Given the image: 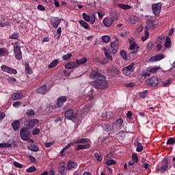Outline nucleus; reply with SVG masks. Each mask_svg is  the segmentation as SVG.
<instances>
[{"instance_id":"nucleus-49","label":"nucleus","mask_w":175,"mask_h":175,"mask_svg":"<svg viewBox=\"0 0 175 175\" xmlns=\"http://www.w3.org/2000/svg\"><path fill=\"white\" fill-rule=\"evenodd\" d=\"M159 70V67H153L150 69L149 73H157Z\"/></svg>"},{"instance_id":"nucleus-45","label":"nucleus","mask_w":175,"mask_h":175,"mask_svg":"<svg viewBox=\"0 0 175 175\" xmlns=\"http://www.w3.org/2000/svg\"><path fill=\"white\" fill-rule=\"evenodd\" d=\"M120 55L123 59H128V55H126V52L124 50L120 51Z\"/></svg>"},{"instance_id":"nucleus-33","label":"nucleus","mask_w":175,"mask_h":175,"mask_svg":"<svg viewBox=\"0 0 175 175\" xmlns=\"http://www.w3.org/2000/svg\"><path fill=\"white\" fill-rule=\"evenodd\" d=\"M103 129L105 132H110V131H113V129H114V126L109 124H104L103 125Z\"/></svg>"},{"instance_id":"nucleus-12","label":"nucleus","mask_w":175,"mask_h":175,"mask_svg":"<svg viewBox=\"0 0 175 175\" xmlns=\"http://www.w3.org/2000/svg\"><path fill=\"white\" fill-rule=\"evenodd\" d=\"M120 45L118 44V42H113L111 43L110 46L108 48V51L109 53H111L112 54H116L117 51H118V47Z\"/></svg>"},{"instance_id":"nucleus-1","label":"nucleus","mask_w":175,"mask_h":175,"mask_svg":"<svg viewBox=\"0 0 175 175\" xmlns=\"http://www.w3.org/2000/svg\"><path fill=\"white\" fill-rule=\"evenodd\" d=\"M154 23H155V19H154V17L151 16L148 19H147L146 29H145V38L144 37L142 38V40L143 42L148 39V36L150 35V33H148V29H150V31H152V29H155V24H154Z\"/></svg>"},{"instance_id":"nucleus-4","label":"nucleus","mask_w":175,"mask_h":175,"mask_svg":"<svg viewBox=\"0 0 175 175\" xmlns=\"http://www.w3.org/2000/svg\"><path fill=\"white\" fill-rule=\"evenodd\" d=\"M90 79L92 80H98L99 79H105V76L98 72V68H92V72L89 75Z\"/></svg>"},{"instance_id":"nucleus-23","label":"nucleus","mask_w":175,"mask_h":175,"mask_svg":"<svg viewBox=\"0 0 175 175\" xmlns=\"http://www.w3.org/2000/svg\"><path fill=\"white\" fill-rule=\"evenodd\" d=\"M122 125H124V120H122V118H120L118 120H116V126L117 129H118V131H120L121 128H122Z\"/></svg>"},{"instance_id":"nucleus-22","label":"nucleus","mask_w":175,"mask_h":175,"mask_svg":"<svg viewBox=\"0 0 175 175\" xmlns=\"http://www.w3.org/2000/svg\"><path fill=\"white\" fill-rule=\"evenodd\" d=\"M128 21L130 24H136L137 23H139V17L136 16L131 15L129 17Z\"/></svg>"},{"instance_id":"nucleus-29","label":"nucleus","mask_w":175,"mask_h":175,"mask_svg":"<svg viewBox=\"0 0 175 175\" xmlns=\"http://www.w3.org/2000/svg\"><path fill=\"white\" fill-rule=\"evenodd\" d=\"M88 59L87 57H82L79 59H77V65H78V67L80 66V65H84L87 62Z\"/></svg>"},{"instance_id":"nucleus-19","label":"nucleus","mask_w":175,"mask_h":175,"mask_svg":"<svg viewBox=\"0 0 175 175\" xmlns=\"http://www.w3.org/2000/svg\"><path fill=\"white\" fill-rule=\"evenodd\" d=\"M114 20L112 18L106 17L103 19V23L105 27H111L113 25Z\"/></svg>"},{"instance_id":"nucleus-60","label":"nucleus","mask_w":175,"mask_h":175,"mask_svg":"<svg viewBox=\"0 0 175 175\" xmlns=\"http://www.w3.org/2000/svg\"><path fill=\"white\" fill-rule=\"evenodd\" d=\"M9 25V22L5 21V22H0V27H8Z\"/></svg>"},{"instance_id":"nucleus-48","label":"nucleus","mask_w":175,"mask_h":175,"mask_svg":"<svg viewBox=\"0 0 175 175\" xmlns=\"http://www.w3.org/2000/svg\"><path fill=\"white\" fill-rule=\"evenodd\" d=\"M94 157H95V158H96V159H97V161H98V162H101L102 159H103V157H102V155L98 153H95Z\"/></svg>"},{"instance_id":"nucleus-55","label":"nucleus","mask_w":175,"mask_h":175,"mask_svg":"<svg viewBox=\"0 0 175 175\" xmlns=\"http://www.w3.org/2000/svg\"><path fill=\"white\" fill-rule=\"evenodd\" d=\"M26 113L27 114V116H34L35 111H33V109H28Z\"/></svg>"},{"instance_id":"nucleus-16","label":"nucleus","mask_w":175,"mask_h":175,"mask_svg":"<svg viewBox=\"0 0 175 175\" xmlns=\"http://www.w3.org/2000/svg\"><path fill=\"white\" fill-rule=\"evenodd\" d=\"M165 58V55L161 53L156 55L154 56L151 57L149 59V62H157L158 61H161V59H163Z\"/></svg>"},{"instance_id":"nucleus-50","label":"nucleus","mask_w":175,"mask_h":175,"mask_svg":"<svg viewBox=\"0 0 175 175\" xmlns=\"http://www.w3.org/2000/svg\"><path fill=\"white\" fill-rule=\"evenodd\" d=\"M146 97H147V90H145L139 93V98L144 99V98H146Z\"/></svg>"},{"instance_id":"nucleus-64","label":"nucleus","mask_w":175,"mask_h":175,"mask_svg":"<svg viewBox=\"0 0 175 175\" xmlns=\"http://www.w3.org/2000/svg\"><path fill=\"white\" fill-rule=\"evenodd\" d=\"M126 87H127L128 88H132V87H135V83H133V82L126 83Z\"/></svg>"},{"instance_id":"nucleus-46","label":"nucleus","mask_w":175,"mask_h":175,"mask_svg":"<svg viewBox=\"0 0 175 175\" xmlns=\"http://www.w3.org/2000/svg\"><path fill=\"white\" fill-rule=\"evenodd\" d=\"M116 160H113V159H108L106 161V165H107L108 166H110L111 165H116Z\"/></svg>"},{"instance_id":"nucleus-44","label":"nucleus","mask_w":175,"mask_h":175,"mask_svg":"<svg viewBox=\"0 0 175 175\" xmlns=\"http://www.w3.org/2000/svg\"><path fill=\"white\" fill-rule=\"evenodd\" d=\"M19 35L18 33H14L11 36H10V39H14L15 40H18Z\"/></svg>"},{"instance_id":"nucleus-26","label":"nucleus","mask_w":175,"mask_h":175,"mask_svg":"<svg viewBox=\"0 0 175 175\" xmlns=\"http://www.w3.org/2000/svg\"><path fill=\"white\" fill-rule=\"evenodd\" d=\"M90 142V139L88 138H82L78 139L74 141L75 144H84L85 143H88Z\"/></svg>"},{"instance_id":"nucleus-28","label":"nucleus","mask_w":175,"mask_h":175,"mask_svg":"<svg viewBox=\"0 0 175 175\" xmlns=\"http://www.w3.org/2000/svg\"><path fill=\"white\" fill-rule=\"evenodd\" d=\"M65 163H60L59 165V173L62 175H64V173H65Z\"/></svg>"},{"instance_id":"nucleus-42","label":"nucleus","mask_w":175,"mask_h":175,"mask_svg":"<svg viewBox=\"0 0 175 175\" xmlns=\"http://www.w3.org/2000/svg\"><path fill=\"white\" fill-rule=\"evenodd\" d=\"M57 65H58V60L55 59L49 65V68H55Z\"/></svg>"},{"instance_id":"nucleus-41","label":"nucleus","mask_w":175,"mask_h":175,"mask_svg":"<svg viewBox=\"0 0 175 175\" xmlns=\"http://www.w3.org/2000/svg\"><path fill=\"white\" fill-rule=\"evenodd\" d=\"M27 173H33L36 172V167L35 166H31L26 170Z\"/></svg>"},{"instance_id":"nucleus-53","label":"nucleus","mask_w":175,"mask_h":175,"mask_svg":"<svg viewBox=\"0 0 175 175\" xmlns=\"http://www.w3.org/2000/svg\"><path fill=\"white\" fill-rule=\"evenodd\" d=\"M18 98H20V94L18 93H14L12 96V99H13V100H16L18 99Z\"/></svg>"},{"instance_id":"nucleus-8","label":"nucleus","mask_w":175,"mask_h":175,"mask_svg":"<svg viewBox=\"0 0 175 175\" xmlns=\"http://www.w3.org/2000/svg\"><path fill=\"white\" fill-rule=\"evenodd\" d=\"M162 9V3H157L152 5V13L154 16H159L161 14V10Z\"/></svg>"},{"instance_id":"nucleus-5","label":"nucleus","mask_w":175,"mask_h":175,"mask_svg":"<svg viewBox=\"0 0 175 175\" xmlns=\"http://www.w3.org/2000/svg\"><path fill=\"white\" fill-rule=\"evenodd\" d=\"M169 163V159L165 158L163 159L161 166L159 169V172H160V173H165L168 169H170L172 167V164Z\"/></svg>"},{"instance_id":"nucleus-20","label":"nucleus","mask_w":175,"mask_h":175,"mask_svg":"<svg viewBox=\"0 0 175 175\" xmlns=\"http://www.w3.org/2000/svg\"><path fill=\"white\" fill-rule=\"evenodd\" d=\"M66 69H76L78 67V64L76 62H71L65 64Z\"/></svg>"},{"instance_id":"nucleus-11","label":"nucleus","mask_w":175,"mask_h":175,"mask_svg":"<svg viewBox=\"0 0 175 175\" xmlns=\"http://www.w3.org/2000/svg\"><path fill=\"white\" fill-rule=\"evenodd\" d=\"M82 17L85 20V21H87L88 23H90L91 24H95V15L94 14L90 16V15L87 14L86 13H83Z\"/></svg>"},{"instance_id":"nucleus-39","label":"nucleus","mask_w":175,"mask_h":175,"mask_svg":"<svg viewBox=\"0 0 175 175\" xmlns=\"http://www.w3.org/2000/svg\"><path fill=\"white\" fill-rule=\"evenodd\" d=\"M111 38L109 36H102V40L104 43H109L111 40Z\"/></svg>"},{"instance_id":"nucleus-14","label":"nucleus","mask_w":175,"mask_h":175,"mask_svg":"<svg viewBox=\"0 0 175 175\" xmlns=\"http://www.w3.org/2000/svg\"><path fill=\"white\" fill-rule=\"evenodd\" d=\"M66 100H67L66 96H59L57 100L55 108L57 109V108L62 107V106H64V103H65Z\"/></svg>"},{"instance_id":"nucleus-43","label":"nucleus","mask_w":175,"mask_h":175,"mask_svg":"<svg viewBox=\"0 0 175 175\" xmlns=\"http://www.w3.org/2000/svg\"><path fill=\"white\" fill-rule=\"evenodd\" d=\"M131 161H133L137 163V162H139V157H137V154H136V153L132 154V160Z\"/></svg>"},{"instance_id":"nucleus-25","label":"nucleus","mask_w":175,"mask_h":175,"mask_svg":"<svg viewBox=\"0 0 175 175\" xmlns=\"http://www.w3.org/2000/svg\"><path fill=\"white\" fill-rule=\"evenodd\" d=\"M39 122V120L38 119H31L28 122V128H33Z\"/></svg>"},{"instance_id":"nucleus-35","label":"nucleus","mask_w":175,"mask_h":175,"mask_svg":"<svg viewBox=\"0 0 175 175\" xmlns=\"http://www.w3.org/2000/svg\"><path fill=\"white\" fill-rule=\"evenodd\" d=\"M29 150L31 151H34V152H36L37 151H39V148L36 146V145L33 144L27 147Z\"/></svg>"},{"instance_id":"nucleus-27","label":"nucleus","mask_w":175,"mask_h":175,"mask_svg":"<svg viewBox=\"0 0 175 175\" xmlns=\"http://www.w3.org/2000/svg\"><path fill=\"white\" fill-rule=\"evenodd\" d=\"M134 144L137 145V152H142V151H143V145H142V143L139 142L137 139L135 140Z\"/></svg>"},{"instance_id":"nucleus-36","label":"nucleus","mask_w":175,"mask_h":175,"mask_svg":"<svg viewBox=\"0 0 175 175\" xmlns=\"http://www.w3.org/2000/svg\"><path fill=\"white\" fill-rule=\"evenodd\" d=\"M79 24L83 27V28H85V29H88V28H90V25L84 21H80Z\"/></svg>"},{"instance_id":"nucleus-52","label":"nucleus","mask_w":175,"mask_h":175,"mask_svg":"<svg viewBox=\"0 0 175 175\" xmlns=\"http://www.w3.org/2000/svg\"><path fill=\"white\" fill-rule=\"evenodd\" d=\"M5 55H6L5 48H0V57H5Z\"/></svg>"},{"instance_id":"nucleus-56","label":"nucleus","mask_w":175,"mask_h":175,"mask_svg":"<svg viewBox=\"0 0 175 175\" xmlns=\"http://www.w3.org/2000/svg\"><path fill=\"white\" fill-rule=\"evenodd\" d=\"M105 55L107 57V59H109V61H113V57L110 55L109 53L105 52Z\"/></svg>"},{"instance_id":"nucleus-6","label":"nucleus","mask_w":175,"mask_h":175,"mask_svg":"<svg viewBox=\"0 0 175 175\" xmlns=\"http://www.w3.org/2000/svg\"><path fill=\"white\" fill-rule=\"evenodd\" d=\"M20 135L22 140H24L25 142H26V140H28L29 139V136L31 135V132L29 131V129L28 128L23 127L21 129Z\"/></svg>"},{"instance_id":"nucleus-62","label":"nucleus","mask_w":175,"mask_h":175,"mask_svg":"<svg viewBox=\"0 0 175 175\" xmlns=\"http://www.w3.org/2000/svg\"><path fill=\"white\" fill-rule=\"evenodd\" d=\"M37 9L41 12H44V10H46V8H44V6L42 5H38Z\"/></svg>"},{"instance_id":"nucleus-13","label":"nucleus","mask_w":175,"mask_h":175,"mask_svg":"<svg viewBox=\"0 0 175 175\" xmlns=\"http://www.w3.org/2000/svg\"><path fill=\"white\" fill-rule=\"evenodd\" d=\"M129 42L130 43V50H134L131 53L135 54V53H137L139 51V46L136 44L135 40L133 38L129 39Z\"/></svg>"},{"instance_id":"nucleus-18","label":"nucleus","mask_w":175,"mask_h":175,"mask_svg":"<svg viewBox=\"0 0 175 175\" xmlns=\"http://www.w3.org/2000/svg\"><path fill=\"white\" fill-rule=\"evenodd\" d=\"M91 147V144H78L75 148L76 151H80V150H88Z\"/></svg>"},{"instance_id":"nucleus-7","label":"nucleus","mask_w":175,"mask_h":175,"mask_svg":"<svg viewBox=\"0 0 175 175\" xmlns=\"http://www.w3.org/2000/svg\"><path fill=\"white\" fill-rule=\"evenodd\" d=\"M135 70V62H131L129 66L122 68V73L125 76H129Z\"/></svg>"},{"instance_id":"nucleus-37","label":"nucleus","mask_w":175,"mask_h":175,"mask_svg":"<svg viewBox=\"0 0 175 175\" xmlns=\"http://www.w3.org/2000/svg\"><path fill=\"white\" fill-rule=\"evenodd\" d=\"M10 147H12V144L0 143V148H9Z\"/></svg>"},{"instance_id":"nucleus-40","label":"nucleus","mask_w":175,"mask_h":175,"mask_svg":"<svg viewBox=\"0 0 175 175\" xmlns=\"http://www.w3.org/2000/svg\"><path fill=\"white\" fill-rule=\"evenodd\" d=\"M91 104H87L83 107L84 113H88L89 111L92 109Z\"/></svg>"},{"instance_id":"nucleus-54","label":"nucleus","mask_w":175,"mask_h":175,"mask_svg":"<svg viewBox=\"0 0 175 175\" xmlns=\"http://www.w3.org/2000/svg\"><path fill=\"white\" fill-rule=\"evenodd\" d=\"M13 165L15 166V167H19L20 169L23 168V164L17 161H14Z\"/></svg>"},{"instance_id":"nucleus-24","label":"nucleus","mask_w":175,"mask_h":175,"mask_svg":"<svg viewBox=\"0 0 175 175\" xmlns=\"http://www.w3.org/2000/svg\"><path fill=\"white\" fill-rule=\"evenodd\" d=\"M11 126L14 131H18L20 129V120H15L11 124Z\"/></svg>"},{"instance_id":"nucleus-58","label":"nucleus","mask_w":175,"mask_h":175,"mask_svg":"<svg viewBox=\"0 0 175 175\" xmlns=\"http://www.w3.org/2000/svg\"><path fill=\"white\" fill-rule=\"evenodd\" d=\"M170 81H172V80H170V79H168V80L164 81V82L163 83V87H169V85H170Z\"/></svg>"},{"instance_id":"nucleus-47","label":"nucleus","mask_w":175,"mask_h":175,"mask_svg":"<svg viewBox=\"0 0 175 175\" xmlns=\"http://www.w3.org/2000/svg\"><path fill=\"white\" fill-rule=\"evenodd\" d=\"M71 58H72V53H67L66 55H64L63 56V59H64V61H68Z\"/></svg>"},{"instance_id":"nucleus-10","label":"nucleus","mask_w":175,"mask_h":175,"mask_svg":"<svg viewBox=\"0 0 175 175\" xmlns=\"http://www.w3.org/2000/svg\"><path fill=\"white\" fill-rule=\"evenodd\" d=\"M1 69L5 73H9L10 75H17V70L13 69L6 65H2L1 66Z\"/></svg>"},{"instance_id":"nucleus-61","label":"nucleus","mask_w":175,"mask_h":175,"mask_svg":"<svg viewBox=\"0 0 175 175\" xmlns=\"http://www.w3.org/2000/svg\"><path fill=\"white\" fill-rule=\"evenodd\" d=\"M109 62H111V61L109 60V59H107L106 57L103 59V60H102V64L103 65H106V64H109Z\"/></svg>"},{"instance_id":"nucleus-9","label":"nucleus","mask_w":175,"mask_h":175,"mask_svg":"<svg viewBox=\"0 0 175 175\" xmlns=\"http://www.w3.org/2000/svg\"><path fill=\"white\" fill-rule=\"evenodd\" d=\"M146 83L148 85H150V87H157V85L159 84V80L157 77L153 76L146 81Z\"/></svg>"},{"instance_id":"nucleus-21","label":"nucleus","mask_w":175,"mask_h":175,"mask_svg":"<svg viewBox=\"0 0 175 175\" xmlns=\"http://www.w3.org/2000/svg\"><path fill=\"white\" fill-rule=\"evenodd\" d=\"M37 94H41V95H44L47 92V86L43 85L42 86L38 88L36 90Z\"/></svg>"},{"instance_id":"nucleus-31","label":"nucleus","mask_w":175,"mask_h":175,"mask_svg":"<svg viewBox=\"0 0 175 175\" xmlns=\"http://www.w3.org/2000/svg\"><path fill=\"white\" fill-rule=\"evenodd\" d=\"M14 54L15 55L16 59L18 61H21L23 59V53L21 51H19L18 52H14Z\"/></svg>"},{"instance_id":"nucleus-59","label":"nucleus","mask_w":175,"mask_h":175,"mask_svg":"<svg viewBox=\"0 0 175 175\" xmlns=\"http://www.w3.org/2000/svg\"><path fill=\"white\" fill-rule=\"evenodd\" d=\"M22 103L20 101H17L13 103L12 106L14 107H20V106H21Z\"/></svg>"},{"instance_id":"nucleus-15","label":"nucleus","mask_w":175,"mask_h":175,"mask_svg":"<svg viewBox=\"0 0 175 175\" xmlns=\"http://www.w3.org/2000/svg\"><path fill=\"white\" fill-rule=\"evenodd\" d=\"M77 163L72 161V160H68L67 162V165H66V170H75V169H77Z\"/></svg>"},{"instance_id":"nucleus-17","label":"nucleus","mask_w":175,"mask_h":175,"mask_svg":"<svg viewBox=\"0 0 175 175\" xmlns=\"http://www.w3.org/2000/svg\"><path fill=\"white\" fill-rule=\"evenodd\" d=\"M51 23L53 28H57L61 24V19L58 18V17H51Z\"/></svg>"},{"instance_id":"nucleus-57","label":"nucleus","mask_w":175,"mask_h":175,"mask_svg":"<svg viewBox=\"0 0 175 175\" xmlns=\"http://www.w3.org/2000/svg\"><path fill=\"white\" fill-rule=\"evenodd\" d=\"M40 132V130L36 128L33 131L32 135H33V136H36V135H39Z\"/></svg>"},{"instance_id":"nucleus-2","label":"nucleus","mask_w":175,"mask_h":175,"mask_svg":"<svg viewBox=\"0 0 175 175\" xmlns=\"http://www.w3.org/2000/svg\"><path fill=\"white\" fill-rule=\"evenodd\" d=\"M92 85L95 87L96 90H105V88H107L108 85L106 81V77L104 76V78H100L94 81Z\"/></svg>"},{"instance_id":"nucleus-38","label":"nucleus","mask_w":175,"mask_h":175,"mask_svg":"<svg viewBox=\"0 0 175 175\" xmlns=\"http://www.w3.org/2000/svg\"><path fill=\"white\" fill-rule=\"evenodd\" d=\"M25 72L27 73H28V75H32V73H33L32 68H31V67H29V64H26V65H25Z\"/></svg>"},{"instance_id":"nucleus-63","label":"nucleus","mask_w":175,"mask_h":175,"mask_svg":"<svg viewBox=\"0 0 175 175\" xmlns=\"http://www.w3.org/2000/svg\"><path fill=\"white\" fill-rule=\"evenodd\" d=\"M57 38H60L61 37V33H62V29H61V27H58L57 29Z\"/></svg>"},{"instance_id":"nucleus-32","label":"nucleus","mask_w":175,"mask_h":175,"mask_svg":"<svg viewBox=\"0 0 175 175\" xmlns=\"http://www.w3.org/2000/svg\"><path fill=\"white\" fill-rule=\"evenodd\" d=\"M21 51V46H20V42H16L14 43V53Z\"/></svg>"},{"instance_id":"nucleus-34","label":"nucleus","mask_w":175,"mask_h":175,"mask_svg":"<svg viewBox=\"0 0 175 175\" xmlns=\"http://www.w3.org/2000/svg\"><path fill=\"white\" fill-rule=\"evenodd\" d=\"M118 6L120 9H123V10H129V9H131V5L128 4L120 3V4H118Z\"/></svg>"},{"instance_id":"nucleus-30","label":"nucleus","mask_w":175,"mask_h":175,"mask_svg":"<svg viewBox=\"0 0 175 175\" xmlns=\"http://www.w3.org/2000/svg\"><path fill=\"white\" fill-rule=\"evenodd\" d=\"M164 46L166 49H170L172 47V40H170V37H167L165 40V42L164 44Z\"/></svg>"},{"instance_id":"nucleus-51","label":"nucleus","mask_w":175,"mask_h":175,"mask_svg":"<svg viewBox=\"0 0 175 175\" xmlns=\"http://www.w3.org/2000/svg\"><path fill=\"white\" fill-rule=\"evenodd\" d=\"M175 144V139L173 137L169 138L168 140L167 141V146L170 144Z\"/></svg>"},{"instance_id":"nucleus-3","label":"nucleus","mask_w":175,"mask_h":175,"mask_svg":"<svg viewBox=\"0 0 175 175\" xmlns=\"http://www.w3.org/2000/svg\"><path fill=\"white\" fill-rule=\"evenodd\" d=\"M65 117L72 121L75 124L79 121V117L77 116V113H75L73 109H68L65 113H64Z\"/></svg>"}]
</instances>
